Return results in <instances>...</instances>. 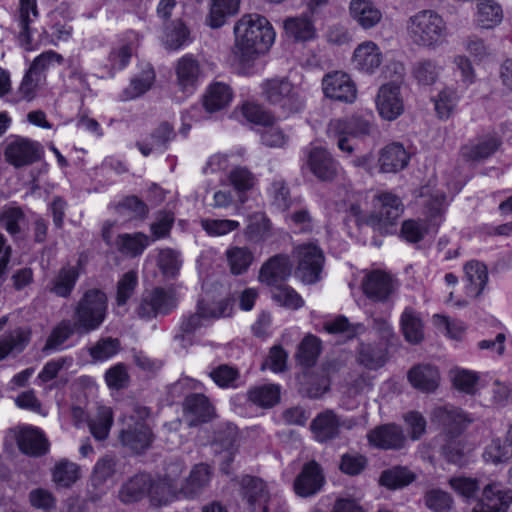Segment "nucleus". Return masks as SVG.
<instances>
[{"label":"nucleus","instance_id":"nucleus-59","mask_svg":"<svg viewBox=\"0 0 512 512\" xmlns=\"http://www.w3.org/2000/svg\"><path fill=\"white\" fill-rule=\"evenodd\" d=\"M484 460L493 464H499L512 458V446L508 442L502 443L501 439L496 438L486 447Z\"/></svg>","mask_w":512,"mask_h":512},{"label":"nucleus","instance_id":"nucleus-24","mask_svg":"<svg viewBox=\"0 0 512 512\" xmlns=\"http://www.w3.org/2000/svg\"><path fill=\"white\" fill-rule=\"evenodd\" d=\"M212 475L213 470L209 465L203 463L194 465L188 477L179 487L180 494L185 498H195L199 496L209 485Z\"/></svg>","mask_w":512,"mask_h":512},{"label":"nucleus","instance_id":"nucleus-22","mask_svg":"<svg viewBox=\"0 0 512 512\" xmlns=\"http://www.w3.org/2000/svg\"><path fill=\"white\" fill-rule=\"evenodd\" d=\"M234 98L233 89L227 83L215 81L210 83L202 96V105L209 113L226 109Z\"/></svg>","mask_w":512,"mask_h":512},{"label":"nucleus","instance_id":"nucleus-42","mask_svg":"<svg viewBox=\"0 0 512 512\" xmlns=\"http://www.w3.org/2000/svg\"><path fill=\"white\" fill-rule=\"evenodd\" d=\"M184 413L187 418L190 417V424H194L199 421H206L212 414V407L206 396L195 393L186 397Z\"/></svg>","mask_w":512,"mask_h":512},{"label":"nucleus","instance_id":"nucleus-34","mask_svg":"<svg viewBox=\"0 0 512 512\" xmlns=\"http://www.w3.org/2000/svg\"><path fill=\"white\" fill-rule=\"evenodd\" d=\"M17 442L20 450L32 456L42 455L48 450V442L42 432L34 427H24L20 430Z\"/></svg>","mask_w":512,"mask_h":512},{"label":"nucleus","instance_id":"nucleus-19","mask_svg":"<svg viewBox=\"0 0 512 512\" xmlns=\"http://www.w3.org/2000/svg\"><path fill=\"white\" fill-rule=\"evenodd\" d=\"M241 485L243 495L253 510L261 508L263 512H272L274 503L279 502L277 498L270 497L267 485L261 479L244 476Z\"/></svg>","mask_w":512,"mask_h":512},{"label":"nucleus","instance_id":"nucleus-56","mask_svg":"<svg viewBox=\"0 0 512 512\" xmlns=\"http://www.w3.org/2000/svg\"><path fill=\"white\" fill-rule=\"evenodd\" d=\"M357 361L370 370H376L385 364L386 358L382 349L370 344H362L359 348Z\"/></svg>","mask_w":512,"mask_h":512},{"label":"nucleus","instance_id":"nucleus-20","mask_svg":"<svg viewBox=\"0 0 512 512\" xmlns=\"http://www.w3.org/2000/svg\"><path fill=\"white\" fill-rule=\"evenodd\" d=\"M511 503V490L502 489L497 484H488L484 487L481 499L471 512H506Z\"/></svg>","mask_w":512,"mask_h":512},{"label":"nucleus","instance_id":"nucleus-35","mask_svg":"<svg viewBox=\"0 0 512 512\" xmlns=\"http://www.w3.org/2000/svg\"><path fill=\"white\" fill-rule=\"evenodd\" d=\"M240 3L241 0H210L207 25L214 29L222 27L229 17L239 12Z\"/></svg>","mask_w":512,"mask_h":512},{"label":"nucleus","instance_id":"nucleus-41","mask_svg":"<svg viewBox=\"0 0 512 512\" xmlns=\"http://www.w3.org/2000/svg\"><path fill=\"white\" fill-rule=\"evenodd\" d=\"M464 274L468 283L467 293L472 297L478 296L488 281L487 267L479 261L472 260L464 266Z\"/></svg>","mask_w":512,"mask_h":512},{"label":"nucleus","instance_id":"nucleus-6","mask_svg":"<svg viewBox=\"0 0 512 512\" xmlns=\"http://www.w3.org/2000/svg\"><path fill=\"white\" fill-rule=\"evenodd\" d=\"M446 197L443 192L436 193L426 205V221L406 220L402 224V236L409 242L416 243L430 231L435 232L443 221L446 209Z\"/></svg>","mask_w":512,"mask_h":512},{"label":"nucleus","instance_id":"nucleus-37","mask_svg":"<svg viewBox=\"0 0 512 512\" xmlns=\"http://www.w3.org/2000/svg\"><path fill=\"white\" fill-rule=\"evenodd\" d=\"M340 421L333 411L320 413L311 423V431L318 442H325L339 433Z\"/></svg>","mask_w":512,"mask_h":512},{"label":"nucleus","instance_id":"nucleus-36","mask_svg":"<svg viewBox=\"0 0 512 512\" xmlns=\"http://www.w3.org/2000/svg\"><path fill=\"white\" fill-rule=\"evenodd\" d=\"M30 341V332L17 328L0 337V361L21 353Z\"/></svg>","mask_w":512,"mask_h":512},{"label":"nucleus","instance_id":"nucleus-4","mask_svg":"<svg viewBox=\"0 0 512 512\" xmlns=\"http://www.w3.org/2000/svg\"><path fill=\"white\" fill-rule=\"evenodd\" d=\"M108 311L106 294L99 289L86 291L75 306L73 327L77 333L97 330L105 321Z\"/></svg>","mask_w":512,"mask_h":512},{"label":"nucleus","instance_id":"nucleus-13","mask_svg":"<svg viewBox=\"0 0 512 512\" xmlns=\"http://www.w3.org/2000/svg\"><path fill=\"white\" fill-rule=\"evenodd\" d=\"M175 85L178 90L193 94L203 78V70L199 61L192 54H185L174 64Z\"/></svg>","mask_w":512,"mask_h":512},{"label":"nucleus","instance_id":"nucleus-54","mask_svg":"<svg viewBox=\"0 0 512 512\" xmlns=\"http://www.w3.org/2000/svg\"><path fill=\"white\" fill-rule=\"evenodd\" d=\"M432 322L439 332L452 340L460 341L465 335L466 325L462 321L435 314L432 318Z\"/></svg>","mask_w":512,"mask_h":512},{"label":"nucleus","instance_id":"nucleus-32","mask_svg":"<svg viewBox=\"0 0 512 512\" xmlns=\"http://www.w3.org/2000/svg\"><path fill=\"white\" fill-rule=\"evenodd\" d=\"M180 488L178 484L167 482L162 478L152 480L150 477L148 496L153 506H166L178 499Z\"/></svg>","mask_w":512,"mask_h":512},{"label":"nucleus","instance_id":"nucleus-58","mask_svg":"<svg viewBox=\"0 0 512 512\" xmlns=\"http://www.w3.org/2000/svg\"><path fill=\"white\" fill-rule=\"evenodd\" d=\"M138 285V275L134 270L124 273L117 282L116 303L117 306L126 305L132 297Z\"/></svg>","mask_w":512,"mask_h":512},{"label":"nucleus","instance_id":"nucleus-14","mask_svg":"<svg viewBox=\"0 0 512 512\" xmlns=\"http://www.w3.org/2000/svg\"><path fill=\"white\" fill-rule=\"evenodd\" d=\"M178 297L174 288H155L146 293L138 308L141 317H155L167 314L177 306Z\"/></svg>","mask_w":512,"mask_h":512},{"label":"nucleus","instance_id":"nucleus-1","mask_svg":"<svg viewBox=\"0 0 512 512\" xmlns=\"http://www.w3.org/2000/svg\"><path fill=\"white\" fill-rule=\"evenodd\" d=\"M233 30V53L242 72L253 74L262 69L256 60L270 49L275 40L270 22L259 14H245L235 23Z\"/></svg>","mask_w":512,"mask_h":512},{"label":"nucleus","instance_id":"nucleus-29","mask_svg":"<svg viewBox=\"0 0 512 512\" xmlns=\"http://www.w3.org/2000/svg\"><path fill=\"white\" fill-rule=\"evenodd\" d=\"M407 377L413 388L426 393L435 391L440 383L438 369L428 364L414 366L409 370Z\"/></svg>","mask_w":512,"mask_h":512},{"label":"nucleus","instance_id":"nucleus-2","mask_svg":"<svg viewBox=\"0 0 512 512\" xmlns=\"http://www.w3.org/2000/svg\"><path fill=\"white\" fill-rule=\"evenodd\" d=\"M408 39L422 48H436L447 39L449 29L447 22L437 11L419 10L411 15L405 25Z\"/></svg>","mask_w":512,"mask_h":512},{"label":"nucleus","instance_id":"nucleus-10","mask_svg":"<svg viewBox=\"0 0 512 512\" xmlns=\"http://www.w3.org/2000/svg\"><path fill=\"white\" fill-rule=\"evenodd\" d=\"M375 106L379 116L385 121H394L405 110L400 85L395 82L382 84L375 97Z\"/></svg>","mask_w":512,"mask_h":512},{"label":"nucleus","instance_id":"nucleus-26","mask_svg":"<svg viewBox=\"0 0 512 512\" xmlns=\"http://www.w3.org/2000/svg\"><path fill=\"white\" fill-rule=\"evenodd\" d=\"M324 482L319 465L311 461L304 465L301 473L294 482V490L301 497H308L317 493Z\"/></svg>","mask_w":512,"mask_h":512},{"label":"nucleus","instance_id":"nucleus-49","mask_svg":"<svg viewBox=\"0 0 512 512\" xmlns=\"http://www.w3.org/2000/svg\"><path fill=\"white\" fill-rule=\"evenodd\" d=\"M80 476L79 465L67 459L58 461L52 470L53 481L60 487H70Z\"/></svg>","mask_w":512,"mask_h":512},{"label":"nucleus","instance_id":"nucleus-38","mask_svg":"<svg viewBox=\"0 0 512 512\" xmlns=\"http://www.w3.org/2000/svg\"><path fill=\"white\" fill-rule=\"evenodd\" d=\"M150 475L137 474L127 480L119 490V499L125 504L134 503L148 495Z\"/></svg>","mask_w":512,"mask_h":512},{"label":"nucleus","instance_id":"nucleus-25","mask_svg":"<svg viewBox=\"0 0 512 512\" xmlns=\"http://www.w3.org/2000/svg\"><path fill=\"white\" fill-rule=\"evenodd\" d=\"M368 441L380 449H400L405 444V436L401 427L388 424L376 427L367 435Z\"/></svg>","mask_w":512,"mask_h":512},{"label":"nucleus","instance_id":"nucleus-11","mask_svg":"<svg viewBox=\"0 0 512 512\" xmlns=\"http://www.w3.org/2000/svg\"><path fill=\"white\" fill-rule=\"evenodd\" d=\"M384 55L380 46L372 41L365 40L359 43L351 55V66L360 74L372 76L381 68Z\"/></svg>","mask_w":512,"mask_h":512},{"label":"nucleus","instance_id":"nucleus-27","mask_svg":"<svg viewBox=\"0 0 512 512\" xmlns=\"http://www.w3.org/2000/svg\"><path fill=\"white\" fill-rule=\"evenodd\" d=\"M504 18V11L496 0H478L474 13L475 25L483 30L494 29Z\"/></svg>","mask_w":512,"mask_h":512},{"label":"nucleus","instance_id":"nucleus-5","mask_svg":"<svg viewBox=\"0 0 512 512\" xmlns=\"http://www.w3.org/2000/svg\"><path fill=\"white\" fill-rule=\"evenodd\" d=\"M260 89L262 98L279 108L285 116L298 113L305 106V98L300 88L285 77L266 79L261 83Z\"/></svg>","mask_w":512,"mask_h":512},{"label":"nucleus","instance_id":"nucleus-62","mask_svg":"<svg viewBox=\"0 0 512 512\" xmlns=\"http://www.w3.org/2000/svg\"><path fill=\"white\" fill-rule=\"evenodd\" d=\"M413 480L414 474L408 469L402 467L386 470L380 477L381 485L391 489L408 485Z\"/></svg>","mask_w":512,"mask_h":512},{"label":"nucleus","instance_id":"nucleus-53","mask_svg":"<svg viewBox=\"0 0 512 512\" xmlns=\"http://www.w3.org/2000/svg\"><path fill=\"white\" fill-rule=\"evenodd\" d=\"M454 75L461 87L468 88L475 83L477 75L472 61L466 55H456L452 60Z\"/></svg>","mask_w":512,"mask_h":512},{"label":"nucleus","instance_id":"nucleus-64","mask_svg":"<svg viewBox=\"0 0 512 512\" xmlns=\"http://www.w3.org/2000/svg\"><path fill=\"white\" fill-rule=\"evenodd\" d=\"M425 503L434 512H450L454 501L448 492L432 489L426 493Z\"/></svg>","mask_w":512,"mask_h":512},{"label":"nucleus","instance_id":"nucleus-28","mask_svg":"<svg viewBox=\"0 0 512 512\" xmlns=\"http://www.w3.org/2000/svg\"><path fill=\"white\" fill-rule=\"evenodd\" d=\"M409 159L408 152L401 144H389L379 153V172L397 173L408 165Z\"/></svg>","mask_w":512,"mask_h":512},{"label":"nucleus","instance_id":"nucleus-44","mask_svg":"<svg viewBox=\"0 0 512 512\" xmlns=\"http://www.w3.org/2000/svg\"><path fill=\"white\" fill-rule=\"evenodd\" d=\"M155 80V72L150 65L145 68L130 81V84L124 89L123 100H132L140 97L152 87Z\"/></svg>","mask_w":512,"mask_h":512},{"label":"nucleus","instance_id":"nucleus-40","mask_svg":"<svg viewBox=\"0 0 512 512\" xmlns=\"http://www.w3.org/2000/svg\"><path fill=\"white\" fill-rule=\"evenodd\" d=\"M283 28L286 34L296 41H310L317 36L313 21L304 15L285 19Z\"/></svg>","mask_w":512,"mask_h":512},{"label":"nucleus","instance_id":"nucleus-17","mask_svg":"<svg viewBox=\"0 0 512 512\" xmlns=\"http://www.w3.org/2000/svg\"><path fill=\"white\" fill-rule=\"evenodd\" d=\"M364 294L373 301L385 302L398 289L397 280L382 270L368 272L363 281Z\"/></svg>","mask_w":512,"mask_h":512},{"label":"nucleus","instance_id":"nucleus-50","mask_svg":"<svg viewBox=\"0 0 512 512\" xmlns=\"http://www.w3.org/2000/svg\"><path fill=\"white\" fill-rule=\"evenodd\" d=\"M79 273L76 267H63L52 282L51 292L60 297H68L78 279Z\"/></svg>","mask_w":512,"mask_h":512},{"label":"nucleus","instance_id":"nucleus-61","mask_svg":"<svg viewBox=\"0 0 512 512\" xmlns=\"http://www.w3.org/2000/svg\"><path fill=\"white\" fill-rule=\"evenodd\" d=\"M240 112L248 122L256 125L269 126L274 122V116L256 103H244L240 107Z\"/></svg>","mask_w":512,"mask_h":512},{"label":"nucleus","instance_id":"nucleus-12","mask_svg":"<svg viewBox=\"0 0 512 512\" xmlns=\"http://www.w3.org/2000/svg\"><path fill=\"white\" fill-rule=\"evenodd\" d=\"M322 91L325 97L343 103H353L357 98V87L344 71L327 73L322 79Z\"/></svg>","mask_w":512,"mask_h":512},{"label":"nucleus","instance_id":"nucleus-55","mask_svg":"<svg viewBox=\"0 0 512 512\" xmlns=\"http://www.w3.org/2000/svg\"><path fill=\"white\" fill-rule=\"evenodd\" d=\"M460 96L452 87L443 88L435 98V110L440 118H449L455 110Z\"/></svg>","mask_w":512,"mask_h":512},{"label":"nucleus","instance_id":"nucleus-45","mask_svg":"<svg viewBox=\"0 0 512 512\" xmlns=\"http://www.w3.org/2000/svg\"><path fill=\"white\" fill-rule=\"evenodd\" d=\"M113 423V413L110 407L100 406L89 416L88 426L91 434L97 440L105 439Z\"/></svg>","mask_w":512,"mask_h":512},{"label":"nucleus","instance_id":"nucleus-39","mask_svg":"<svg viewBox=\"0 0 512 512\" xmlns=\"http://www.w3.org/2000/svg\"><path fill=\"white\" fill-rule=\"evenodd\" d=\"M453 386L466 394H475L486 383V375L472 370L455 368L450 372Z\"/></svg>","mask_w":512,"mask_h":512},{"label":"nucleus","instance_id":"nucleus-8","mask_svg":"<svg viewBox=\"0 0 512 512\" xmlns=\"http://www.w3.org/2000/svg\"><path fill=\"white\" fill-rule=\"evenodd\" d=\"M374 212L367 218V224L381 232L388 233L403 212L400 198L392 193L383 192L375 196Z\"/></svg>","mask_w":512,"mask_h":512},{"label":"nucleus","instance_id":"nucleus-33","mask_svg":"<svg viewBox=\"0 0 512 512\" xmlns=\"http://www.w3.org/2000/svg\"><path fill=\"white\" fill-rule=\"evenodd\" d=\"M173 138L172 126L168 123H162L146 140L139 142L137 146L143 156H148L152 153H162L167 149L168 143Z\"/></svg>","mask_w":512,"mask_h":512},{"label":"nucleus","instance_id":"nucleus-51","mask_svg":"<svg viewBox=\"0 0 512 512\" xmlns=\"http://www.w3.org/2000/svg\"><path fill=\"white\" fill-rule=\"evenodd\" d=\"M442 68L434 59H421L412 69V75L421 85H431L436 82Z\"/></svg>","mask_w":512,"mask_h":512},{"label":"nucleus","instance_id":"nucleus-60","mask_svg":"<svg viewBox=\"0 0 512 512\" xmlns=\"http://www.w3.org/2000/svg\"><path fill=\"white\" fill-rule=\"evenodd\" d=\"M228 179L234 190L239 194L252 190L257 184L256 177L244 167H236L231 170Z\"/></svg>","mask_w":512,"mask_h":512},{"label":"nucleus","instance_id":"nucleus-3","mask_svg":"<svg viewBox=\"0 0 512 512\" xmlns=\"http://www.w3.org/2000/svg\"><path fill=\"white\" fill-rule=\"evenodd\" d=\"M149 410L139 405H128L120 418L119 437L124 446L135 453H141L152 443V432L146 423Z\"/></svg>","mask_w":512,"mask_h":512},{"label":"nucleus","instance_id":"nucleus-46","mask_svg":"<svg viewBox=\"0 0 512 512\" xmlns=\"http://www.w3.org/2000/svg\"><path fill=\"white\" fill-rule=\"evenodd\" d=\"M226 260L233 275L246 273L254 261L252 251L247 247H231L226 250Z\"/></svg>","mask_w":512,"mask_h":512},{"label":"nucleus","instance_id":"nucleus-18","mask_svg":"<svg viewBox=\"0 0 512 512\" xmlns=\"http://www.w3.org/2000/svg\"><path fill=\"white\" fill-rule=\"evenodd\" d=\"M39 143L19 137L10 142L5 149V158L11 165L19 168L30 165L40 158Z\"/></svg>","mask_w":512,"mask_h":512},{"label":"nucleus","instance_id":"nucleus-9","mask_svg":"<svg viewBox=\"0 0 512 512\" xmlns=\"http://www.w3.org/2000/svg\"><path fill=\"white\" fill-rule=\"evenodd\" d=\"M295 254L297 257L296 276L306 284H313L320 278L323 267L324 255L315 244L299 245Z\"/></svg>","mask_w":512,"mask_h":512},{"label":"nucleus","instance_id":"nucleus-52","mask_svg":"<svg viewBox=\"0 0 512 512\" xmlns=\"http://www.w3.org/2000/svg\"><path fill=\"white\" fill-rule=\"evenodd\" d=\"M247 235L255 241L268 239L272 235V225L263 212H255L248 217Z\"/></svg>","mask_w":512,"mask_h":512},{"label":"nucleus","instance_id":"nucleus-23","mask_svg":"<svg viewBox=\"0 0 512 512\" xmlns=\"http://www.w3.org/2000/svg\"><path fill=\"white\" fill-rule=\"evenodd\" d=\"M291 270L292 266L288 256L276 255L261 266L258 280L269 286H277L290 276Z\"/></svg>","mask_w":512,"mask_h":512},{"label":"nucleus","instance_id":"nucleus-7","mask_svg":"<svg viewBox=\"0 0 512 512\" xmlns=\"http://www.w3.org/2000/svg\"><path fill=\"white\" fill-rule=\"evenodd\" d=\"M371 122L361 116L337 118L330 121L327 133L336 140L339 150L348 155L354 151L353 138L370 134Z\"/></svg>","mask_w":512,"mask_h":512},{"label":"nucleus","instance_id":"nucleus-48","mask_svg":"<svg viewBox=\"0 0 512 512\" xmlns=\"http://www.w3.org/2000/svg\"><path fill=\"white\" fill-rule=\"evenodd\" d=\"M248 399L262 408H271L280 400V387L275 384L256 386L249 390Z\"/></svg>","mask_w":512,"mask_h":512},{"label":"nucleus","instance_id":"nucleus-21","mask_svg":"<svg viewBox=\"0 0 512 512\" xmlns=\"http://www.w3.org/2000/svg\"><path fill=\"white\" fill-rule=\"evenodd\" d=\"M349 14L363 30H371L383 20L381 8L372 0H351Z\"/></svg>","mask_w":512,"mask_h":512},{"label":"nucleus","instance_id":"nucleus-57","mask_svg":"<svg viewBox=\"0 0 512 512\" xmlns=\"http://www.w3.org/2000/svg\"><path fill=\"white\" fill-rule=\"evenodd\" d=\"M189 31L182 21H177L167 26L163 36V42L168 49L177 50L188 41Z\"/></svg>","mask_w":512,"mask_h":512},{"label":"nucleus","instance_id":"nucleus-63","mask_svg":"<svg viewBox=\"0 0 512 512\" xmlns=\"http://www.w3.org/2000/svg\"><path fill=\"white\" fill-rule=\"evenodd\" d=\"M273 300L288 309H299L304 305L302 297L289 286H277L272 292Z\"/></svg>","mask_w":512,"mask_h":512},{"label":"nucleus","instance_id":"nucleus-16","mask_svg":"<svg viewBox=\"0 0 512 512\" xmlns=\"http://www.w3.org/2000/svg\"><path fill=\"white\" fill-rule=\"evenodd\" d=\"M305 165L320 180L330 181L339 171V163L323 147L311 145L304 150Z\"/></svg>","mask_w":512,"mask_h":512},{"label":"nucleus","instance_id":"nucleus-30","mask_svg":"<svg viewBox=\"0 0 512 512\" xmlns=\"http://www.w3.org/2000/svg\"><path fill=\"white\" fill-rule=\"evenodd\" d=\"M140 36L135 31H127L120 40L118 47L114 48L109 56L111 68L121 70L125 68L134 51L139 46Z\"/></svg>","mask_w":512,"mask_h":512},{"label":"nucleus","instance_id":"nucleus-15","mask_svg":"<svg viewBox=\"0 0 512 512\" xmlns=\"http://www.w3.org/2000/svg\"><path fill=\"white\" fill-rule=\"evenodd\" d=\"M231 306L228 301L222 300L206 304L203 301L197 305V311L194 314L186 316L181 322V330L185 333H192L205 326L211 319L229 316Z\"/></svg>","mask_w":512,"mask_h":512},{"label":"nucleus","instance_id":"nucleus-47","mask_svg":"<svg viewBox=\"0 0 512 512\" xmlns=\"http://www.w3.org/2000/svg\"><path fill=\"white\" fill-rule=\"evenodd\" d=\"M149 243V237L143 233L121 234L116 240L119 252L129 257L141 255Z\"/></svg>","mask_w":512,"mask_h":512},{"label":"nucleus","instance_id":"nucleus-31","mask_svg":"<svg viewBox=\"0 0 512 512\" xmlns=\"http://www.w3.org/2000/svg\"><path fill=\"white\" fill-rule=\"evenodd\" d=\"M499 145L500 140L495 134H487L465 144L461 153L468 160H482L491 156Z\"/></svg>","mask_w":512,"mask_h":512},{"label":"nucleus","instance_id":"nucleus-43","mask_svg":"<svg viewBox=\"0 0 512 512\" xmlns=\"http://www.w3.org/2000/svg\"><path fill=\"white\" fill-rule=\"evenodd\" d=\"M403 335L411 344H418L424 339V325L419 314L412 308H406L401 315Z\"/></svg>","mask_w":512,"mask_h":512}]
</instances>
